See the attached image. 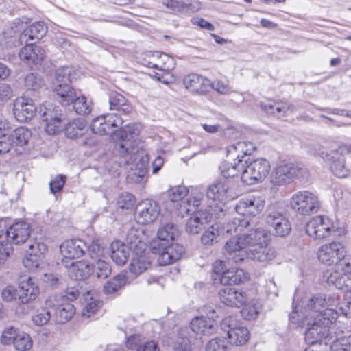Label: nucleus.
Masks as SVG:
<instances>
[{
	"label": "nucleus",
	"instance_id": "obj_1",
	"mask_svg": "<svg viewBox=\"0 0 351 351\" xmlns=\"http://www.w3.org/2000/svg\"><path fill=\"white\" fill-rule=\"evenodd\" d=\"M311 317L313 321L308 322V351H328V344L323 342V339L328 335L329 327L337 319V312L326 308Z\"/></svg>",
	"mask_w": 351,
	"mask_h": 351
},
{
	"label": "nucleus",
	"instance_id": "obj_2",
	"mask_svg": "<svg viewBox=\"0 0 351 351\" xmlns=\"http://www.w3.org/2000/svg\"><path fill=\"white\" fill-rule=\"evenodd\" d=\"M313 154L319 156L329 166L332 174L339 178L348 176L349 170L346 166V160L343 154L330 143L325 145H315L313 146Z\"/></svg>",
	"mask_w": 351,
	"mask_h": 351
},
{
	"label": "nucleus",
	"instance_id": "obj_3",
	"mask_svg": "<svg viewBox=\"0 0 351 351\" xmlns=\"http://www.w3.org/2000/svg\"><path fill=\"white\" fill-rule=\"evenodd\" d=\"M39 293L38 286L31 278L21 280L18 287L7 286L1 293L2 299L5 302L16 301L19 304H27L34 300Z\"/></svg>",
	"mask_w": 351,
	"mask_h": 351
},
{
	"label": "nucleus",
	"instance_id": "obj_4",
	"mask_svg": "<svg viewBox=\"0 0 351 351\" xmlns=\"http://www.w3.org/2000/svg\"><path fill=\"white\" fill-rule=\"evenodd\" d=\"M139 130L135 124H128L119 130L117 136L121 142L119 144L118 151L125 164L132 163L138 151L136 146L135 138L138 136Z\"/></svg>",
	"mask_w": 351,
	"mask_h": 351
},
{
	"label": "nucleus",
	"instance_id": "obj_5",
	"mask_svg": "<svg viewBox=\"0 0 351 351\" xmlns=\"http://www.w3.org/2000/svg\"><path fill=\"white\" fill-rule=\"evenodd\" d=\"M38 115L45 122V130L49 134L54 135L62 130L65 115L59 106L45 103L38 107Z\"/></svg>",
	"mask_w": 351,
	"mask_h": 351
},
{
	"label": "nucleus",
	"instance_id": "obj_6",
	"mask_svg": "<svg viewBox=\"0 0 351 351\" xmlns=\"http://www.w3.org/2000/svg\"><path fill=\"white\" fill-rule=\"evenodd\" d=\"M245 168L242 172L241 180L248 185L254 184L264 180L269 175L271 165L269 160L260 158L250 160L248 158L244 160Z\"/></svg>",
	"mask_w": 351,
	"mask_h": 351
},
{
	"label": "nucleus",
	"instance_id": "obj_7",
	"mask_svg": "<svg viewBox=\"0 0 351 351\" xmlns=\"http://www.w3.org/2000/svg\"><path fill=\"white\" fill-rule=\"evenodd\" d=\"M215 215V218H221L225 213L221 208L209 206V209L199 210L191 217L186 223V231L191 234L200 233L206 228V226L211 221Z\"/></svg>",
	"mask_w": 351,
	"mask_h": 351
},
{
	"label": "nucleus",
	"instance_id": "obj_8",
	"mask_svg": "<svg viewBox=\"0 0 351 351\" xmlns=\"http://www.w3.org/2000/svg\"><path fill=\"white\" fill-rule=\"evenodd\" d=\"M125 119L117 113H110L100 115L93 119L90 128L93 133L108 135L117 132L121 127Z\"/></svg>",
	"mask_w": 351,
	"mask_h": 351
},
{
	"label": "nucleus",
	"instance_id": "obj_9",
	"mask_svg": "<svg viewBox=\"0 0 351 351\" xmlns=\"http://www.w3.org/2000/svg\"><path fill=\"white\" fill-rule=\"evenodd\" d=\"M221 328L227 332L231 344L240 346L247 341L250 332L247 328L237 325L233 317H226L221 321Z\"/></svg>",
	"mask_w": 351,
	"mask_h": 351
},
{
	"label": "nucleus",
	"instance_id": "obj_10",
	"mask_svg": "<svg viewBox=\"0 0 351 351\" xmlns=\"http://www.w3.org/2000/svg\"><path fill=\"white\" fill-rule=\"evenodd\" d=\"M346 251L339 242H331L322 245L317 252V258L320 262L327 265L337 264L344 258Z\"/></svg>",
	"mask_w": 351,
	"mask_h": 351
},
{
	"label": "nucleus",
	"instance_id": "obj_11",
	"mask_svg": "<svg viewBox=\"0 0 351 351\" xmlns=\"http://www.w3.org/2000/svg\"><path fill=\"white\" fill-rule=\"evenodd\" d=\"M335 231L333 222L328 217L317 215L308 220V237L314 239L328 237Z\"/></svg>",
	"mask_w": 351,
	"mask_h": 351
},
{
	"label": "nucleus",
	"instance_id": "obj_12",
	"mask_svg": "<svg viewBox=\"0 0 351 351\" xmlns=\"http://www.w3.org/2000/svg\"><path fill=\"white\" fill-rule=\"evenodd\" d=\"M245 232L242 234L243 241L247 250L254 247H261L260 245H267L270 240V234L263 228L258 226L254 219V226L245 228Z\"/></svg>",
	"mask_w": 351,
	"mask_h": 351
},
{
	"label": "nucleus",
	"instance_id": "obj_13",
	"mask_svg": "<svg viewBox=\"0 0 351 351\" xmlns=\"http://www.w3.org/2000/svg\"><path fill=\"white\" fill-rule=\"evenodd\" d=\"M13 114L19 122H27L38 114V108L36 107L32 99L18 97L13 104Z\"/></svg>",
	"mask_w": 351,
	"mask_h": 351
},
{
	"label": "nucleus",
	"instance_id": "obj_14",
	"mask_svg": "<svg viewBox=\"0 0 351 351\" xmlns=\"http://www.w3.org/2000/svg\"><path fill=\"white\" fill-rule=\"evenodd\" d=\"M265 207V200L261 197L249 196L241 199L235 206L236 212L242 217H256Z\"/></svg>",
	"mask_w": 351,
	"mask_h": 351
},
{
	"label": "nucleus",
	"instance_id": "obj_15",
	"mask_svg": "<svg viewBox=\"0 0 351 351\" xmlns=\"http://www.w3.org/2000/svg\"><path fill=\"white\" fill-rule=\"evenodd\" d=\"M217 315L215 310L210 311V315L196 317L191 322V330L197 335H211L217 329Z\"/></svg>",
	"mask_w": 351,
	"mask_h": 351
},
{
	"label": "nucleus",
	"instance_id": "obj_16",
	"mask_svg": "<svg viewBox=\"0 0 351 351\" xmlns=\"http://www.w3.org/2000/svg\"><path fill=\"white\" fill-rule=\"evenodd\" d=\"M220 301L227 306L239 308L247 300V293L234 287H224L218 293Z\"/></svg>",
	"mask_w": 351,
	"mask_h": 351
},
{
	"label": "nucleus",
	"instance_id": "obj_17",
	"mask_svg": "<svg viewBox=\"0 0 351 351\" xmlns=\"http://www.w3.org/2000/svg\"><path fill=\"white\" fill-rule=\"evenodd\" d=\"M160 214V208L155 202L147 199L140 204L135 210V219L140 224H148L155 221Z\"/></svg>",
	"mask_w": 351,
	"mask_h": 351
},
{
	"label": "nucleus",
	"instance_id": "obj_18",
	"mask_svg": "<svg viewBox=\"0 0 351 351\" xmlns=\"http://www.w3.org/2000/svg\"><path fill=\"white\" fill-rule=\"evenodd\" d=\"M183 84L185 88L193 94L205 95L210 90V80L195 73L184 77Z\"/></svg>",
	"mask_w": 351,
	"mask_h": 351
},
{
	"label": "nucleus",
	"instance_id": "obj_19",
	"mask_svg": "<svg viewBox=\"0 0 351 351\" xmlns=\"http://www.w3.org/2000/svg\"><path fill=\"white\" fill-rule=\"evenodd\" d=\"M302 290L298 288L295 290L293 298V311L289 315V319L292 323L298 324V326L304 328L306 322V317L304 316L307 311V302L305 296L301 297Z\"/></svg>",
	"mask_w": 351,
	"mask_h": 351
},
{
	"label": "nucleus",
	"instance_id": "obj_20",
	"mask_svg": "<svg viewBox=\"0 0 351 351\" xmlns=\"http://www.w3.org/2000/svg\"><path fill=\"white\" fill-rule=\"evenodd\" d=\"M30 237V226L25 221L13 223L5 231L8 242L19 245L25 243Z\"/></svg>",
	"mask_w": 351,
	"mask_h": 351
},
{
	"label": "nucleus",
	"instance_id": "obj_21",
	"mask_svg": "<svg viewBox=\"0 0 351 351\" xmlns=\"http://www.w3.org/2000/svg\"><path fill=\"white\" fill-rule=\"evenodd\" d=\"M298 172V167L293 163L279 165L273 172L271 182L278 186L286 184L297 176Z\"/></svg>",
	"mask_w": 351,
	"mask_h": 351
},
{
	"label": "nucleus",
	"instance_id": "obj_22",
	"mask_svg": "<svg viewBox=\"0 0 351 351\" xmlns=\"http://www.w3.org/2000/svg\"><path fill=\"white\" fill-rule=\"evenodd\" d=\"M86 243L81 239H69L64 241L60 246L63 257L78 258L85 254Z\"/></svg>",
	"mask_w": 351,
	"mask_h": 351
},
{
	"label": "nucleus",
	"instance_id": "obj_23",
	"mask_svg": "<svg viewBox=\"0 0 351 351\" xmlns=\"http://www.w3.org/2000/svg\"><path fill=\"white\" fill-rule=\"evenodd\" d=\"M25 44L19 51L20 59L29 65L39 64L46 56L45 51L40 46L28 43Z\"/></svg>",
	"mask_w": 351,
	"mask_h": 351
},
{
	"label": "nucleus",
	"instance_id": "obj_24",
	"mask_svg": "<svg viewBox=\"0 0 351 351\" xmlns=\"http://www.w3.org/2000/svg\"><path fill=\"white\" fill-rule=\"evenodd\" d=\"M47 27L43 22L34 23L21 34L19 41L21 43H27L29 42H36L42 38L47 33Z\"/></svg>",
	"mask_w": 351,
	"mask_h": 351
},
{
	"label": "nucleus",
	"instance_id": "obj_25",
	"mask_svg": "<svg viewBox=\"0 0 351 351\" xmlns=\"http://www.w3.org/2000/svg\"><path fill=\"white\" fill-rule=\"evenodd\" d=\"M52 308V321L57 324H64L68 322L73 316L75 312L74 306L70 303L62 304H59V299L57 296V301L54 302Z\"/></svg>",
	"mask_w": 351,
	"mask_h": 351
},
{
	"label": "nucleus",
	"instance_id": "obj_26",
	"mask_svg": "<svg viewBox=\"0 0 351 351\" xmlns=\"http://www.w3.org/2000/svg\"><path fill=\"white\" fill-rule=\"evenodd\" d=\"M151 262L145 249L133 252V256L130 264V271L135 275H139L146 271L150 266Z\"/></svg>",
	"mask_w": 351,
	"mask_h": 351
},
{
	"label": "nucleus",
	"instance_id": "obj_27",
	"mask_svg": "<svg viewBox=\"0 0 351 351\" xmlns=\"http://www.w3.org/2000/svg\"><path fill=\"white\" fill-rule=\"evenodd\" d=\"M57 301V295H50L45 302V306L38 311L36 314L33 316V322L38 326L46 324L50 319L52 320V308L54 302Z\"/></svg>",
	"mask_w": 351,
	"mask_h": 351
},
{
	"label": "nucleus",
	"instance_id": "obj_28",
	"mask_svg": "<svg viewBox=\"0 0 351 351\" xmlns=\"http://www.w3.org/2000/svg\"><path fill=\"white\" fill-rule=\"evenodd\" d=\"M109 106L110 110H116L123 118L132 110V107L128 103L127 99L117 92H112L109 95Z\"/></svg>",
	"mask_w": 351,
	"mask_h": 351
},
{
	"label": "nucleus",
	"instance_id": "obj_29",
	"mask_svg": "<svg viewBox=\"0 0 351 351\" xmlns=\"http://www.w3.org/2000/svg\"><path fill=\"white\" fill-rule=\"evenodd\" d=\"M228 189L229 181L221 179L209 186L206 191V196L213 201H223L226 199Z\"/></svg>",
	"mask_w": 351,
	"mask_h": 351
},
{
	"label": "nucleus",
	"instance_id": "obj_30",
	"mask_svg": "<svg viewBox=\"0 0 351 351\" xmlns=\"http://www.w3.org/2000/svg\"><path fill=\"white\" fill-rule=\"evenodd\" d=\"M245 168V163L243 156H240V154L237 155V158L234 160V162H228L226 161L223 162L220 165L221 175L223 179L228 178H234L241 174Z\"/></svg>",
	"mask_w": 351,
	"mask_h": 351
},
{
	"label": "nucleus",
	"instance_id": "obj_31",
	"mask_svg": "<svg viewBox=\"0 0 351 351\" xmlns=\"http://www.w3.org/2000/svg\"><path fill=\"white\" fill-rule=\"evenodd\" d=\"M225 250L227 253L231 254L232 253L239 252V255L232 257L235 263H239L244 260L245 256L246 247L243 241L242 235L239 237H234L230 239L225 245Z\"/></svg>",
	"mask_w": 351,
	"mask_h": 351
},
{
	"label": "nucleus",
	"instance_id": "obj_32",
	"mask_svg": "<svg viewBox=\"0 0 351 351\" xmlns=\"http://www.w3.org/2000/svg\"><path fill=\"white\" fill-rule=\"evenodd\" d=\"M131 250L126 244L117 241L112 242L110 246V253L112 260L118 265L126 263Z\"/></svg>",
	"mask_w": 351,
	"mask_h": 351
},
{
	"label": "nucleus",
	"instance_id": "obj_33",
	"mask_svg": "<svg viewBox=\"0 0 351 351\" xmlns=\"http://www.w3.org/2000/svg\"><path fill=\"white\" fill-rule=\"evenodd\" d=\"M324 280L328 283L334 285L338 289H343L348 287L349 284L346 276L341 271L339 266L337 269H330L324 273Z\"/></svg>",
	"mask_w": 351,
	"mask_h": 351
},
{
	"label": "nucleus",
	"instance_id": "obj_34",
	"mask_svg": "<svg viewBox=\"0 0 351 351\" xmlns=\"http://www.w3.org/2000/svg\"><path fill=\"white\" fill-rule=\"evenodd\" d=\"M184 252V247L182 245L169 243L166 251L161 254L160 264L166 265L173 263L181 258Z\"/></svg>",
	"mask_w": 351,
	"mask_h": 351
},
{
	"label": "nucleus",
	"instance_id": "obj_35",
	"mask_svg": "<svg viewBox=\"0 0 351 351\" xmlns=\"http://www.w3.org/2000/svg\"><path fill=\"white\" fill-rule=\"evenodd\" d=\"M261 247H254L246 250L245 256L259 262H267L275 256L274 250L267 245H261Z\"/></svg>",
	"mask_w": 351,
	"mask_h": 351
},
{
	"label": "nucleus",
	"instance_id": "obj_36",
	"mask_svg": "<svg viewBox=\"0 0 351 351\" xmlns=\"http://www.w3.org/2000/svg\"><path fill=\"white\" fill-rule=\"evenodd\" d=\"M93 271V267L91 264L86 261H80L71 267L69 274L75 280H82L89 277Z\"/></svg>",
	"mask_w": 351,
	"mask_h": 351
},
{
	"label": "nucleus",
	"instance_id": "obj_37",
	"mask_svg": "<svg viewBox=\"0 0 351 351\" xmlns=\"http://www.w3.org/2000/svg\"><path fill=\"white\" fill-rule=\"evenodd\" d=\"M247 277L241 269L232 267L223 272L220 276V282L223 285L239 284L247 280Z\"/></svg>",
	"mask_w": 351,
	"mask_h": 351
},
{
	"label": "nucleus",
	"instance_id": "obj_38",
	"mask_svg": "<svg viewBox=\"0 0 351 351\" xmlns=\"http://www.w3.org/2000/svg\"><path fill=\"white\" fill-rule=\"evenodd\" d=\"M31 136L32 132L29 130L24 127H19L15 129L8 137L12 144V147H23L27 144Z\"/></svg>",
	"mask_w": 351,
	"mask_h": 351
},
{
	"label": "nucleus",
	"instance_id": "obj_39",
	"mask_svg": "<svg viewBox=\"0 0 351 351\" xmlns=\"http://www.w3.org/2000/svg\"><path fill=\"white\" fill-rule=\"evenodd\" d=\"M254 226V219L247 217H235L228 222L226 227L223 228L226 232L230 234L233 233L241 232L245 228Z\"/></svg>",
	"mask_w": 351,
	"mask_h": 351
},
{
	"label": "nucleus",
	"instance_id": "obj_40",
	"mask_svg": "<svg viewBox=\"0 0 351 351\" xmlns=\"http://www.w3.org/2000/svg\"><path fill=\"white\" fill-rule=\"evenodd\" d=\"M142 232L136 228H130L126 234V245L132 251L141 252L145 249V244L142 241Z\"/></svg>",
	"mask_w": 351,
	"mask_h": 351
},
{
	"label": "nucleus",
	"instance_id": "obj_41",
	"mask_svg": "<svg viewBox=\"0 0 351 351\" xmlns=\"http://www.w3.org/2000/svg\"><path fill=\"white\" fill-rule=\"evenodd\" d=\"M86 123L84 119H76L65 126V134L69 138H77L84 134Z\"/></svg>",
	"mask_w": 351,
	"mask_h": 351
},
{
	"label": "nucleus",
	"instance_id": "obj_42",
	"mask_svg": "<svg viewBox=\"0 0 351 351\" xmlns=\"http://www.w3.org/2000/svg\"><path fill=\"white\" fill-rule=\"evenodd\" d=\"M291 208L302 216L307 213V192H298L293 195L290 201Z\"/></svg>",
	"mask_w": 351,
	"mask_h": 351
},
{
	"label": "nucleus",
	"instance_id": "obj_43",
	"mask_svg": "<svg viewBox=\"0 0 351 351\" xmlns=\"http://www.w3.org/2000/svg\"><path fill=\"white\" fill-rule=\"evenodd\" d=\"M54 91L61 98L62 105H69L75 98L76 93L73 88L68 84H58L54 87Z\"/></svg>",
	"mask_w": 351,
	"mask_h": 351
},
{
	"label": "nucleus",
	"instance_id": "obj_44",
	"mask_svg": "<svg viewBox=\"0 0 351 351\" xmlns=\"http://www.w3.org/2000/svg\"><path fill=\"white\" fill-rule=\"evenodd\" d=\"M260 106L267 114H273L278 119L284 117L289 111V107L284 104L261 103Z\"/></svg>",
	"mask_w": 351,
	"mask_h": 351
},
{
	"label": "nucleus",
	"instance_id": "obj_45",
	"mask_svg": "<svg viewBox=\"0 0 351 351\" xmlns=\"http://www.w3.org/2000/svg\"><path fill=\"white\" fill-rule=\"evenodd\" d=\"M333 301L334 298L331 296L326 298V295L318 294L308 300V308L313 310L314 313H319L323 311L322 308L325 306H332Z\"/></svg>",
	"mask_w": 351,
	"mask_h": 351
},
{
	"label": "nucleus",
	"instance_id": "obj_46",
	"mask_svg": "<svg viewBox=\"0 0 351 351\" xmlns=\"http://www.w3.org/2000/svg\"><path fill=\"white\" fill-rule=\"evenodd\" d=\"M125 283V276L121 274H118L104 285V292L107 295L114 293L121 289Z\"/></svg>",
	"mask_w": 351,
	"mask_h": 351
},
{
	"label": "nucleus",
	"instance_id": "obj_47",
	"mask_svg": "<svg viewBox=\"0 0 351 351\" xmlns=\"http://www.w3.org/2000/svg\"><path fill=\"white\" fill-rule=\"evenodd\" d=\"M163 5L171 10L173 14H188L191 11L192 5L178 0H166Z\"/></svg>",
	"mask_w": 351,
	"mask_h": 351
},
{
	"label": "nucleus",
	"instance_id": "obj_48",
	"mask_svg": "<svg viewBox=\"0 0 351 351\" xmlns=\"http://www.w3.org/2000/svg\"><path fill=\"white\" fill-rule=\"evenodd\" d=\"M178 234L177 226L172 223H167L164 224L158 230L157 236L163 241L172 242Z\"/></svg>",
	"mask_w": 351,
	"mask_h": 351
},
{
	"label": "nucleus",
	"instance_id": "obj_49",
	"mask_svg": "<svg viewBox=\"0 0 351 351\" xmlns=\"http://www.w3.org/2000/svg\"><path fill=\"white\" fill-rule=\"evenodd\" d=\"M147 169L143 162L137 163L135 169L131 167V171L128 175V179L135 183H143L146 180Z\"/></svg>",
	"mask_w": 351,
	"mask_h": 351
},
{
	"label": "nucleus",
	"instance_id": "obj_50",
	"mask_svg": "<svg viewBox=\"0 0 351 351\" xmlns=\"http://www.w3.org/2000/svg\"><path fill=\"white\" fill-rule=\"evenodd\" d=\"M73 104V109L76 114L79 115H88L92 110V103L88 102L84 96L78 97L75 96L73 101L71 102Z\"/></svg>",
	"mask_w": 351,
	"mask_h": 351
},
{
	"label": "nucleus",
	"instance_id": "obj_51",
	"mask_svg": "<svg viewBox=\"0 0 351 351\" xmlns=\"http://www.w3.org/2000/svg\"><path fill=\"white\" fill-rule=\"evenodd\" d=\"M43 84V77L36 73H29L24 78V85L28 90H38Z\"/></svg>",
	"mask_w": 351,
	"mask_h": 351
},
{
	"label": "nucleus",
	"instance_id": "obj_52",
	"mask_svg": "<svg viewBox=\"0 0 351 351\" xmlns=\"http://www.w3.org/2000/svg\"><path fill=\"white\" fill-rule=\"evenodd\" d=\"M261 308V304L256 300H252L243 308L241 313L245 319L250 320L258 317Z\"/></svg>",
	"mask_w": 351,
	"mask_h": 351
},
{
	"label": "nucleus",
	"instance_id": "obj_53",
	"mask_svg": "<svg viewBox=\"0 0 351 351\" xmlns=\"http://www.w3.org/2000/svg\"><path fill=\"white\" fill-rule=\"evenodd\" d=\"M204 202V199L202 195L190 197L186 201H184L187 208L190 209V213L192 214L193 216L201 208L209 209V206H205Z\"/></svg>",
	"mask_w": 351,
	"mask_h": 351
},
{
	"label": "nucleus",
	"instance_id": "obj_54",
	"mask_svg": "<svg viewBox=\"0 0 351 351\" xmlns=\"http://www.w3.org/2000/svg\"><path fill=\"white\" fill-rule=\"evenodd\" d=\"M13 344L19 351H26L32 348V341L28 334L19 332Z\"/></svg>",
	"mask_w": 351,
	"mask_h": 351
},
{
	"label": "nucleus",
	"instance_id": "obj_55",
	"mask_svg": "<svg viewBox=\"0 0 351 351\" xmlns=\"http://www.w3.org/2000/svg\"><path fill=\"white\" fill-rule=\"evenodd\" d=\"M72 72L73 70L69 66H62L58 68L55 74L54 85L58 84H68L71 82Z\"/></svg>",
	"mask_w": 351,
	"mask_h": 351
},
{
	"label": "nucleus",
	"instance_id": "obj_56",
	"mask_svg": "<svg viewBox=\"0 0 351 351\" xmlns=\"http://www.w3.org/2000/svg\"><path fill=\"white\" fill-rule=\"evenodd\" d=\"M288 219L280 213L278 211H273L270 213L266 217V222L267 223L272 226L273 228H275L276 226H278V224H280L283 226L284 228L287 230V226Z\"/></svg>",
	"mask_w": 351,
	"mask_h": 351
},
{
	"label": "nucleus",
	"instance_id": "obj_57",
	"mask_svg": "<svg viewBox=\"0 0 351 351\" xmlns=\"http://www.w3.org/2000/svg\"><path fill=\"white\" fill-rule=\"evenodd\" d=\"M187 193L188 190L185 186H178L168 190L165 195L171 202H177L182 200Z\"/></svg>",
	"mask_w": 351,
	"mask_h": 351
},
{
	"label": "nucleus",
	"instance_id": "obj_58",
	"mask_svg": "<svg viewBox=\"0 0 351 351\" xmlns=\"http://www.w3.org/2000/svg\"><path fill=\"white\" fill-rule=\"evenodd\" d=\"M93 270L98 278L106 279L111 274L110 264L104 261L98 259L94 265Z\"/></svg>",
	"mask_w": 351,
	"mask_h": 351
},
{
	"label": "nucleus",
	"instance_id": "obj_59",
	"mask_svg": "<svg viewBox=\"0 0 351 351\" xmlns=\"http://www.w3.org/2000/svg\"><path fill=\"white\" fill-rule=\"evenodd\" d=\"M206 351H228V342L224 338L210 339L206 347Z\"/></svg>",
	"mask_w": 351,
	"mask_h": 351
},
{
	"label": "nucleus",
	"instance_id": "obj_60",
	"mask_svg": "<svg viewBox=\"0 0 351 351\" xmlns=\"http://www.w3.org/2000/svg\"><path fill=\"white\" fill-rule=\"evenodd\" d=\"M220 234L221 232L218 230V228H215L214 226L212 225L208 230L203 233L201 237L202 243L204 245H211Z\"/></svg>",
	"mask_w": 351,
	"mask_h": 351
},
{
	"label": "nucleus",
	"instance_id": "obj_61",
	"mask_svg": "<svg viewBox=\"0 0 351 351\" xmlns=\"http://www.w3.org/2000/svg\"><path fill=\"white\" fill-rule=\"evenodd\" d=\"M169 243L170 242H169V241H163V239H160V238H158V236L157 237V238L156 239H154L150 243V251L153 254L159 255V257H158L159 262L160 261L161 254H162V252L166 251V248L167 247Z\"/></svg>",
	"mask_w": 351,
	"mask_h": 351
},
{
	"label": "nucleus",
	"instance_id": "obj_62",
	"mask_svg": "<svg viewBox=\"0 0 351 351\" xmlns=\"http://www.w3.org/2000/svg\"><path fill=\"white\" fill-rule=\"evenodd\" d=\"M102 302L99 300L91 298L90 301L87 302L82 309V315L84 317H90L101 306Z\"/></svg>",
	"mask_w": 351,
	"mask_h": 351
},
{
	"label": "nucleus",
	"instance_id": "obj_63",
	"mask_svg": "<svg viewBox=\"0 0 351 351\" xmlns=\"http://www.w3.org/2000/svg\"><path fill=\"white\" fill-rule=\"evenodd\" d=\"M135 203L134 196L130 193H121L117 199V205L122 209H130L133 207Z\"/></svg>",
	"mask_w": 351,
	"mask_h": 351
},
{
	"label": "nucleus",
	"instance_id": "obj_64",
	"mask_svg": "<svg viewBox=\"0 0 351 351\" xmlns=\"http://www.w3.org/2000/svg\"><path fill=\"white\" fill-rule=\"evenodd\" d=\"M86 252L92 259H97L103 254V247L97 240H93L90 243H86Z\"/></svg>",
	"mask_w": 351,
	"mask_h": 351
}]
</instances>
